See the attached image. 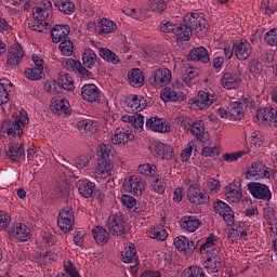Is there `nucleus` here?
Instances as JSON below:
<instances>
[{"mask_svg": "<svg viewBox=\"0 0 277 277\" xmlns=\"http://www.w3.org/2000/svg\"><path fill=\"white\" fill-rule=\"evenodd\" d=\"M94 189H96V184L93 182H82L78 188L80 196L83 198H92Z\"/></svg>", "mask_w": 277, "mask_h": 277, "instance_id": "44", "label": "nucleus"}, {"mask_svg": "<svg viewBox=\"0 0 277 277\" xmlns=\"http://www.w3.org/2000/svg\"><path fill=\"white\" fill-rule=\"evenodd\" d=\"M228 230L227 237L230 241H239V239H246L248 237V225L246 222L234 223Z\"/></svg>", "mask_w": 277, "mask_h": 277, "instance_id": "20", "label": "nucleus"}, {"mask_svg": "<svg viewBox=\"0 0 277 277\" xmlns=\"http://www.w3.org/2000/svg\"><path fill=\"white\" fill-rule=\"evenodd\" d=\"M55 8L63 14L70 16L75 12V2L70 0H58L54 2Z\"/></svg>", "mask_w": 277, "mask_h": 277, "instance_id": "40", "label": "nucleus"}, {"mask_svg": "<svg viewBox=\"0 0 277 277\" xmlns=\"http://www.w3.org/2000/svg\"><path fill=\"white\" fill-rule=\"evenodd\" d=\"M14 85L8 78L0 79V105H8L10 103V92Z\"/></svg>", "mask_w": 277, "mask_h": 277, "instance_id": "32", "label": "nucleus"}, {"mask_svg": "<svg viewBox=\"0 0 277 277\" xmlns=\"http://www.w3.org/2000/svg\"><path fill=\"white\" fill-rule=\"evenodd\" d=\"M189 133L201 142L202 144H208L211 146V140L209 138V133L205 132V121L202 120H195L189 128Z\"/></svg>", "mask_w": 277, "mask_h": 277, "instance_id": "15", "label": "nucleus"}, {"mask_svg": "<svg viewBox=\"0 0 277 277\" xmlns=\"http://www.w3.org/2000/svg\"><path fill=\"white\" fill-rule=\"evenodd\" d=\"M264 41L268 47H277V28H272L264 36Z\"/></svg>", "mask_w": 277, "mask_h": 277, "instance_id": "55", "label": "nucleus"}, {"mask_svg": "<svg viewBox=\"0 0 277 277\" xmlns=\"http://www.w3.org/2000/svg\"><path fill=\"white\" fill-rule=\"evenodd\" d=\"M12 222V216L3 210H0V230H8Z\"/></svg>", "mask_w": 277, "mask_h": 277, "instance_id": "57", "label": "nucleus"}, {"mask_svg": "<svg viewBox=\"0 0 277 277\" xmlns=\"http://www.w3.org/2000/svg\"><path fill=\"white\" fill-rule=\"evenodd\" d=\"M23 126L18 123L16 120L8 119L2 122L1 131L2 133H5L9 137H13V140H16V137L21 138L22 135H24Z\"/></svg>", "mask_w": 277, "mask_h": 277, "instance_id": "14", "label": "nucleus"}, {"mask_svg": "<svg viewBox=\"0 0 277 277\" xmlns=\"http://www.w3.org/2000/svg\"><path fill=\"white\" fill-rule=\"evenodd\" d=\"M123 263H135L137 261V249L135 245H130L126 247L124 253H121Z\"/></svg>", "mask_w": 277, "mask_h": 277, "instance_id": "47", "label": "nucleus"}, {"mask_svg": "<svg viewBox=\"0 0 277 277\" xmlns=\"http://www.w3.org/2000/svg\"><path fill=\"white\" fill-rule=\"evenodd\" d=\"M8 235L10 239L25 242L31 239V229H29L25 223H15L9 228Z\"/></svg>", "mask_w": 277, "mask_h": 277, "instance_id": "9", "label": "nucleus"}, {"mask_svg": "<svg viewBox=\"0 0 277 277\" xmlns=\"http://www.w3.org/2000/svg\"><path fill=\"white\" fill-rule=\"evenodd\" d=\"M187 198L193 205H209L211 202V197H209L205 188L200 187V184L188 186Z\"/></svg>", "mask_w": 277, "mask_h": 277, "instance_id": "5", "label": "nucleus"}, {"mask_svg": "<svg viewBox=\"0 0 277 277\" xmlns=\"http://www.w3.org/2000/svg\"><path fill=\"white\" fill-rule=\"evenodd\" d=\"M100 56L104 62H108V64H120V57L107 48L100 49Z\"/></svg>", "mask_w": 277, "mask_h": 277, "instance_id": "43", "label": "nucleus"}, {"mask_svg": "<svg viewBox=\"0 0 277 277\" xmlns=\"http://www.w3.org/2000/svg\"><path fill=\"white\" fill-rule=\"evenodd\" d=\"M235 55L237 60L246 61L252 55V45L248 42V39L242 38L235 47Z\"/></svg>", "mask_w": 277, "mask_h": 277, "instance_id": "25", "label": "nucleus"}, {"mask_svg": "<svg viewBox=\"0 0 277 277\" xmlns=\"http://www.w3.org/2000/svg\"><path fill=\"white\" fill-rule=\"evenodd\" d=\"M248 70L251 75H261L263 72V63L256 58H252L248 63Z\"/></svg>", "mask_w": 277, "mask_h": 277, "instance_id": "53", "label": "nucleus"}, {"mask_svg": "<svg viewBox=\"0 0 277 277\" xmlns=\"http://www.w3.org/2000/svg\"><path fill=\"white\" fill-rule=\"evenodd\" d=\"M276 215V210H274V207L269 206V203H266L263 209V217L266 220V222H272Z\"/></svg>", "mask_w": 277, "mask_h": 277, "instance_id": "64", "label": "nucleus"}, {"mask_svg": "<svg viewBox=\"0 0 277 277\" xmlns=\"http://www.w3.org/2000/svg\"><path fill=\"white\" fill-rule=\"evenodd\" d=\"M172 81V71L168 68H158L154 70V74L149 78V83L154 88H166Z\"/></svg>", "mask_w": 277, "mask_h": 277, "instance_id": "8", "label": "nucleus"}, {"mask_svg": "<svg viewBox=\"0 0 277 277\" xmlns=\"http://www.w3.org/2000/svg\"><path fill=\"white\" fill-rule=\"evenodd\" d=\"M6 156L11 161L21 162L25 159V143H12L9 146V150L6 151Z\"/></svg>", "mask_w": 277, "mask_h": 277, "instance_id": "27", "label": "nucleus"}, {"mask_svg": "<svg viewBox=\"0 0 277 277\" xmlns=\"http://www.w3.org/2000/svg\"><path fill=\"white\" fill-rule=\"evenodd\" d=\"M51 14H53V3L49 0L42 1L40 6L32 8V16L37 22L44 23Z\"/></svg>", "mask_w": 277, "mask_h": 277, "instance_id": "17", "label": "nucleus"}, {"mask_svg": "<svg viewBox=\"0 0 277 277\" xmlns=\"http://www.w3.org/2000/svg\"><path fill=\"white\" fill-rule=\"evenodd\" d=\"M227 109L232 120H242V118H246V110H243V103L241 102H230Z\"/></svg>", "mask_w": 277, "mask_h": 277, "instance_id": "34", "label": "nucleus"}, {"mask_svg": "<svg viewBox=\"0 0 277 277\" xmlns=\"http://www.w3.org/2000/svg\"><path fill=\"white\" fill-rule=\"evenodd\" d=\"M217 98V95L210 94L206 91H199L197 94V109H208L213 105V102Z\"/></svg>", "mask_w": 277, "mask_h": 277, "instance_id": "30", "label": "nucleus"}, {"mask_svg": "<svg viewBox=\"0 0 277 277\" xmlns=\"http://www.w3.org/2000/svg\"><path fill=\"white\" fill-rule=\"evenodd\" d=\"M264 143H265V137H263V134H261L260 131H253L251 133V144L255 148H261V146H263Z\"/></svg>", "mask_w": 277, "mask_h": 277, "instance_id": "59", "label": "nucleus"}, {"mask_svg": "<svg viewBox=\"0 0 277 277\" xmlns=\"http://www.w3.org/2000/svg\"><path fill=\"white\" fill-rule=\"evenodd\" d=\"M135 135L131 132V130L126 128H117L111 136V144L115 146H124V144H129V142L133 141Z\"/></svg>", "mask_w": 277, "mask_h": 277, "instance_id": "19", "label": "nucleus"}, {"mask_svg": "<svg viewBox=\"0 0 277 277\" xmlns=\"http://www.w3.org/2000/svg\"><path fill=\"white\" fill-rule=\"evenodd\" d=\"M57 226L63 233H70L75 226V211L72 208H64L60 211Z\"/></svg>", "mask_w": 277, "mask_h": 277, "instance_id": "7", "label": "nucleus"}, {"mask_svg": "<svg viewBox=\"0 0 277 277\" xmlns=\"http://www.w3.org/2000/svg\"><path fill=\"white\" fill-rule=\"evenodd\" d=\"M153 153L155 157L162 159V161H172L176 157L174 147L161 142L154 143Z\"/></svg>", "mask_w": 277, "mask_h": 277, "instance_id": "12", "label": "nucleus"}, {"mask_svg": "<svg viewBox=\"0 0 277 277\" xmlns=\"http://www.w3.org/2000/svg\"><path fill=\"white\" fill-rule=\"evenodd\" d=\"M246 155V151H236V153H230V154H224L222 156V159L226 161L227 163H235V161H239L241 157Z\"/></svg>", "mask_w": 277, "mask_h": 277, "instance_id": "58", "label": "nucleus"}, {"mask_svg": "<svg viewBox=\"0 0 277 277\" xmlns=\"http://www.w3.org/2000/svg\"><path fill=\"white\" fill-rule=\"evenodd\" d=\"M166 0H149V9L151 12H166Z\"/></svg>", "mask_w": 277, "mask_h": 277, "instance_id": "56", "label": "nucleus"}, {"mask_svg": "<svg viewBox=\"0 0 277 277\" xmlns=\"http://www.w3.org/2000/svg\"><path fill=\"white\" fill-rule=\"evenodd\" d=\"M225 196L227 202L237 203L241 200L243 193H241V188H239L237 184L229 183V185L225 187Z\"/></svg>", "mask_w": 277, "mask_h": 277, "instance_id": "33", "label": "nucleus"}, {"mask_svg": "<svg viewBox=\"0 0 277 277\" xmlns=\"http://www.w3.org/2000/svg\"><path fill=\"white\" fill-rule=\"evenodd\" d=\"M96 53L92 49H85L82 53V64L85 68H94L96 65Z\"/></svg>", "mask_w": 277, "mask_h": 277, "instance_id": "41", "label": "nucleus"}, {"mask_svg": "<svg viewBox=\"0 0 277 277\" xmlns=\"http://www.w3.org/2000/svg\"><path fill=\"white\" fill-rule=\"evenodd\" d=\"M259 122L265 127H277V107H265L256 111Z\"/></svg>", "mask_w": 277, "mask_h": 277, "instance_id": "11", "label": "nucleus"}, {"mask_svg": "<svg viewBox=\"0 0 277 277\" xmlns=\"http://www.w3.org/2000/svg\"><path fill=\"white\" fill-rule=\"evenodd\" d=\"M68 36H70V26L68 24H56L51 30V38L54 44L67 40Z\"/></svg>", "mask_w": 277, "mask_h": 277, "instance_id": "23", "label": "nucleus"}, {"mask_svg": "<svg viewBox=\"0 0 277 277\" xmlns=\"http://www.w3.org/2000/svg\"><path fill=\"white\" fill-rule=\"evenodd\" d=\"M126 111L128 114H137L146 109V100L142 95L131 94L126 100Z\"/></svg>", "mask_w": 277, "mask_h": 277, "instance_id": "13", "label": "nucleus"}, {"mask_svg": "<svg viewBox=\"0 0 277 277\" xmlns=\"http://www.w3.org/2000/svg\"><path fill=\"white\" fill-rule=\"evenodd\" d=\"M24 74L25 77L29 79V81H40V79H42V77L44 76V71L36 67H27Z\"/></svg>", "mask_w": 277, "mask_h": 277, "instance_id": "49", "label": "nucleus"}, {"mask_svg": "<svg viewBox=\"0 0 277 277\" xmlns=\"http://www.w3.org/2000/svg\"><path fill=\"white\" fill-rule=\"evenodd\" d=\"M206 269H209L212 274H217L222 269V258H215L213 260L205 261Z\"/></svg>", "mask_w": 277, "mask_h": 277, "instance_id": "50", "label": "nucleus"}, {"mask_svg": "<svg viewBox=\"0 0 277 277\" xmlns=\"http://www.w3.org/2000/svg\"><path fill=\"white\" fill-rule=\"evenodd\" d=\"M181 277H207L205 268L200 266H189L181 273Z\"/></svg>", "mask_w": 277, "mask_h": 277, "instance_id": "46", "label": "nucleus"}, {"mask_svg": "<svg viewBox=\"0 0 277 277\" xmlns=\"http://www.w3.org/2000/svg\"><path fill=\"white\" fill-rule=\"evenodd\" d=\"M149 239H155V241H166L168 239V229L163 225L150 226L146 232Z\"/></svg>", "mask_w": 277, "mask_h": 277, "instance_id": "31", "label": "nucleus"}, {"mask_svg": "<svg viewBox=\"0 0 277 277\" xmlns=\"http://www.w3.org/2000/svg\"><path fill=\"white\" fill-rule=\"evenodd\" d=\"M70 109V103L68 100L64 97H58L51 105V111L56 114L57 116H62V114L67 115Z\"/></svg>", "mask_w": 277, "mask_h": 277, "instance_id": "36", "label": "nucleus"}, {"mask_svg": "<svg viewBox=\"0 0 277 277\" xmlns=\"http://www.w3.org/2000/svg\"><path fill=\"white\" fill-rule=\"evenodd\" d=\"M23 57H25V51L23 50V45L21 43H14L9 48L6 65L10 68H14V66H18L21 62H23Z\"/></svg>", "mask_w": 277, "mask_h": 277, "instance_id": "16", "label": "nucleus"}, {"mask_svg": "<svg viewBox=\"0 0 277 277\" xmlns=\"http://www.w3.org/2000/svg\"><path fill=\"white\" fill-rule=\"evenodd\" d=\"M91 235L97 246H105V243L109 241V232H107V229L103 226H95L91 230Z\"/></svg>", "mask_w": 277, "mask_h": 277, "instance_id": "35", "label": "nucleus"}, {"mask_svg": "<svg viewBox=\"0 0 277 277\" xmlns=\"http://www.w3.org/2000/svg\"><path fill=\"white\" fill-rule=\"evenodd\" d=\"M147 129L155 133H170V126L166 121L158 117H151L146 120Z\"/></svg>", "mask_w": 277, "mask_h": 277, "instance_id": "28", "label": "nucleus"}, {"mask_svg": "<svg viewBox=\"0 0 277 277\" xmlns=\"http://www.w3.org/2000/svg\"><path fill=\"white\" fill-rule=\"evenodd\" d=\"M28 27L29 29H31V31H39L40 34H42V31H47V27H49V23L48 22H30L28 23Z\"/></svg>", "mask_w": 277, "mask_h": 277, "instance_id": "61", "label": "nucleus"}, {"mask_svg": "<svg viewBox=\"0 0 277 277\" xmlns=\"http://www.w3.org/2000/svg\"><path fill=\"white\" fill-rule=\"evenodd\" d=\"M173 245L175 250L184 252L187 255L194 254V250H196V242L189 240V238L185 236L175 237Z\"/></svg>", "mask_w": 277, "mask_h": 277, "instance_id": "22", "label": "nucleus"}, {"mask_svg": "<svg viewBox=\"0 0 277 277\" xmlns=\"http://www.w3.org/2000/svg\"><path fill=\"white\" fill-rule=\"evenodd\" d=\"M140 174L144 176H156L157 175V166L151 163H144L138 166Z\"/></svg>", "mask_w": 277, "mask_h": 277, "instance_id": "51", "label": "nucleus"}, {"mask_svg": "<svg viewBox=\"0 0 277 277\" xmlns=\"http://www.w3.org/2000/svg\"><path fill=\"white\" fill-rule=\"evenodd\" d=\"M81 96L87 103H101V90L94 83L83 84Z\"/></svg>", "mask_w": 277, "mask_h": 277, "instance_id": "18", "label": "nucleus"}, {"mask_svg": "<svg viewBox=\"0 0 277 277\" xmlns=\"http://www.w3.org/2000/svg\"><path fill=\"white\" fill-rule=\"evenodd\" d=\"M107 147L105 144L100 145V150L97 151L98 157L101 159L97 160V166L95 168L94 176L96 181H103L111 175V171L114 170V163L111 160H107Z\"/></svg>", "mask_w": 277, "mask_h": 277, "instance_id": "1", "label": "nucleus"}, {"mask_svg": "<svg viewBox=\"0 0 277 277\" xmlns=\"http://www.w3.org/2000/svg\"><path fill=\"white\" fill-rule=\"evenodd\" d=\"M180 226L186 233H196L202 226V222L196 215L183 216Z\"/></svg>", "mask_w": 277, "mask_h": 277, "instance_id": "24", "label": "nucleus"}, {"mask_svg": "<svg viewBox=\"0 0 277 277\" xmlns=\"http://www.w3.org/2000/svg\"><path fill=\"white\" fill-rule=\"evenodd\" d=\"M240 82L241 78L234 72H225L221 78V83L224 90H237Z\"/></svg>", "mask_w": 277, "mask_h": 277, "instance_id": "29", "label": "nucleus"}, {"mask_svg": "<svg viewBox=\"0 0 277 277\" xmlns=\"http://www.w3.org/2000/svg\"><path fill=\"white\" fill-rule=\"evenodd\" d=\"M183 23L188 26L192 34L196 31L197 34H207L209 29V22L205 18L202 13H186L183 17Z\"/></svg>", "mask_w": 277, "mask_h": 277, "instance_id": "3", "label": "nucleus"}, {"mask_svg": "<svg viewBox=\"0 0 277 277\" xmlns=\"http://www.w3.org/2000/svg\"><path fill=\"white\" fill-rule=\"evenodd\" d=\"M263 168H265L264 164L253 162L247 171V179H263Z\"/></svg>", "mask_w": 277, "mask_h": 277, "instance_id": "48", "label": "nucleus"}, {"mask_svg": "<svg viewBox=\"0 0 277 277\" xmlns=\"http://www.w3.org/2000/svg\"><path fill=\"white\" fill-rule=\"evenodd\" d=\"M123 189L132 196H142L146 192V180L140 175H130L123 182Z\"/></svg>", "mask_w": 277, "mask_h": 277, "instance_id": "4", "label": "nucleus"}, {"mask_svg": "<svg viewBox=\"0 0 277 277\" xmlns=\"http://www.w3.org/2000/svg\"><path fill=\"white\" fill-rule=\"evenodd\" d=\"M160 96L164 103H183L185 98H187V95L183 92H176L171 88L166 87L161 93Z\"/></svg>", "mask_w": 277, "mask_h": 277, "instance_id": "26", "label": "nucleus"}, {"mask_svg": "<svg viewBox=\"0 0 277 277\" xmlns=\"http://www.w3.org/2000/svg\"><path fill=\"white\" fill-rule=\"evenodd\" d=\"M217 241V236L214 234H209L206 238L205 243L200 246V254H205V250H211L215 248V242Z\"/></svg>", "mask_w": 277, "mask_h": 277, "instance_id": "54", "label": "nucleus"}, {"mask_svg": "<svg viewBox=\"0 0 277 277\" xmlns=\"http://www.w3.org/2000/svg\"><path fill=\"white\" fill-rule=\"evenodd\" d=\"M198 69L194 67H188L185 69V72L182 75V80L188 87L192 85V81H194L195 77H198Z\"/></svg>", "mask_w": 277, "mask_h": 277, "instance_id": "52", "label": "nucleus"}, {"mask_svg": "<svg viewBox=\"0 0 277 277\" xmlns=\"http://www.w3.org/2000/svg\"><path fill=\"white\" fill-rule=\"evenodd\" d=\"M160 31L163 34H175L176 31V24L170 21H162L159 25Z\"/></svg>", "mask_w": 277, "mask_h": 277, "instance_id": "60", "label": "nucleus"}, {"mask_svg": "<svg viewBox=\"0 0 277 277\" xmlns=\"http://www.w3.org/2000/svg\"><path fill=\"white\" fill-rule=\"evenodd\" d=\"M247 189L255 200H263L269 202L272 200V190L269 186L260 182H250L247 184Z\"/></svg>", "mask_w": 277, "mask_h": 277, "instance_id": "6", "label": "nucleus"}, {"mask_svg": "<svg viewBox=\"0 0 277 277\" xmlns=\"http://www.w3.org/2000/svg\"><path fill=\"white\" fill-rule=\"evenodd\" d=\"M213 209L217 215H221L227 226H233L235 224V212L228 203L217 199L213 202Z\"/></svg>", "mask_w": 277, "mask_h": 277, "instance_id": "10", "label": "nucleus"}, {"mask_svg": "<svg viewBox=\"0 0 277 277\" xmlns=\"http://www.w3.org/2000/svg\"><path fill=\"white\" fill-rule=\"evenodd\" d=\"M261 10L267 16H272V14H276L277 8L269 4V0H263L261 2Z\"/></svg>", "mask_w": 277, "mask_h": 277, "instance_id": "63", "label": "nucleus"}, {"mask_svg": "<svg viewBox=\"0 0 277 277\" xmlns=\"http://www.w3.org/2000/svg\"><path fill=\"white\" fill-rule=\"evenodd\" d=\"M187 62H199L200 64H209V50L205 47L193 48L186 56Z\"/></svg>", "mask_w": 277, "mask_h": 277, "instance_id": "21", "label": "nucleus"}, {"mask_svg": "<svg viewBox=\"0 0 277 277\" xmlns=\"http://www.w3.org/2000/svg\"><path fill=\"white\" fill-rule=\"evenodd\" d=\"M77 129L80 133H92L98 129V123L94 120L84 119L78 122Z\"/></svg>", "mask_w": 277, "mask_h": 277, "instance_id": "42", "label": "nucleus"}, {"mask_svg": "<svg viewBox=\"0 0 277 277\" xmlns=\"http://www.w3.org/2000/svg\"><path fill=\"white\" fill-rule=\"evenodd\" d=\"M175 36H177V40L189 42V40H192V36H194V32H192L189 26L183 22L182 24L175 25Z\"/></svg>", "mask_w": 277, "mask_h": 277, "instance_id": "38", "label": "nucleus"}, {"mask_svg": "<svg viewBox=\"0 0 277 277\" xmlns=\"http://www.w3.org/2000/svg\"><path fill=\"white\" fill-rule=\"evenodd\" d=\"M120 200H121L123 207H127V209H133V207H135V205H137V199H135L131 195H122Z\"/></svg>", "mask_w": 277, "mask_h": 277, "instance_id": "62", "label": "nucleus"}, {"mask_svg": "<svg viewBox=\"0 0 277 277\" xmlns=\"http://www.w3.org/2000/svg\"><path fill=\"white\" fill-rule=\"evenodd\" d=\"M128 79L132 88H142L144 85V72L140 68H133L129 71Z\"/></svg>", "mask_w": 277, "mask_h": 277, "instance_id": "37", "label": "nucleus"}, {"mask_svg": "<svg viewBox=\"0 0 277 277\" xmlns=\"http://www.w3.org/2000/svg\"><path fill=\"white\" fill-rule=\"evenodd\" d=\"M97 27L100 36H102V34H114V31L118 29V26L116 23H114V21L105 17L98 22Z\"/></svg>", "mask_w": 277, "mask_h": 277, "instance_id": "39", "label": "nucleus"}, {"mask_svg": "<svg viewBox=\"0 0 277 277\" xmlns=\"http://www.w3.org/2000/svg\"><path fill=\"white\" fill-rule=\"evenodd\" d=\"M106 227L110 235L124 239L127 237V222L122 212L110 214L107 219Z\"/></svg>", "mask_w": 277, "mask_h": 277, "instance_id": "2", "label": "nucleus"}, {"mask_svg": "<svg viewBox=\"0 0 277 277\" xmlns=\"http://www.w3.org/2000/svg\"><path fill=\"white\" fill-rule=\"evenodd\" d=\"M58 51L64 57H71L72 53H75V44L70 39H64L58 45Z\"/></svg>", "mask_w": 277, "mask_h": 277, "instance_id": "45", "label": "nucleus"}]
</instances>
